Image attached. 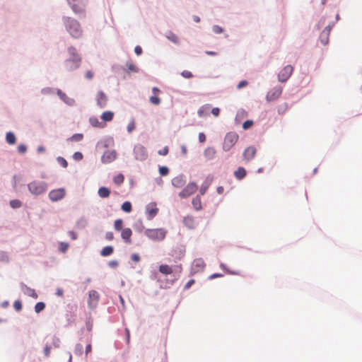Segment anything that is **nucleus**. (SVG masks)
Segmentation results:
<instances>
[{
	"label": "nucleus",
	"mask_w": 362,
	"mask_h": 362,
	"mask_svg": "<svg viewBox=\"0 0 362 362\" xmlns=\"http://www.w3.org/2000/svg\"><path fill=\"white\" fill-rule=\"evenodd\" d=\"M68 53L69 57L65 60L64 66L66 71H72L80 66L81 58L77 53L76 49L74 47H69L68 48Z\"/></svg>",
	"instance_id": "obj_1"
},
{
	"label": "nucleus",
	"mask_w": 362,
	"mask_h": 362,
	"mask_svg": "<svg viewBox=\"0 0 362 362\" xmlns=\"http://www.w3.org/2000/svg\"><path fill=\"white\" fill-rule=\"evenodd\" d=\"M63 23L67 32L74 38H79L83 35L80 23L71 17H64Z\"/></svg>",
	"instance_id": "obj_2"
},
{
	"label": "nucleus",
	"mask_w": 362,
	"mask_h": 362,
	"mask_svg": "<svg viewBox=\"0 0 362 362\" xmlns=\"http://www.w3.org/2000/svg\"><path fill=\"white\" fill-rule=\"evenodd\" d=\"M166 230L163 228L146 229L144 234L153 241H161L165 239Z\"/></svg>",
	"instance_id": "obj_3"
},
{
	"label": "nucleus",
	"mask_w": 362,
	"mask_h": 362,
	"mask_svg": "<svg viewBox=\"0 0 362 362\" xmlns=\"http://www.w3.org/2000/svg\"><path fill=\"white\" fill-rule=\"evenodd\" d=\"M30 192L34 195L43 194L47 188V184L42 181H33L28 185Z\"/></svg>",
	"instance_id": "obj_4"
},
{
	"label": "nucleus",
	"mask_w": 362,
	"mask_h": 362,
	"mask_svg": "<svg viewBox=\"0 0 362 362\" xmlns=\"http://www.w3.org/2000/svg\"><path fill=\"white\" fill-rule=\"evenodd\" d=\"M238 140V135L235 132L227 133L223 143V150L228 151L232 148Z\"/></svg>",
	"instance_id": "obj_5"
},
{
	"label": "nucleus",
	"mask_w": 362,
	"mask_h": 362,
	"mask_svg": "<svg viewBox=\"0 0 362 362\" xmlns=\"http://www.w3.org/2000/svg\"><path fill=\"white\" fill-rule=\"evenodd\" d=\"M68 1L75 13H83L85 11L87 0H68Z\"/></svg>",
	"instance_id": "obj_6"
},
{
	"label": "nucleus",
	"mask_w": 362,
	"mask_h": 362,
	"mask_svg": "<svg viewBox=\"0 0 362 362\" xmlns=\"http://www.w3.org/2000/svg\"><path fill=\"white\" fill-rule=\"evenodd\" d=\"M198 189V186L195 182H189L180 193L179 197L182 199L187 198Z\"/></svg>",
	"instance_id": "obj_7"
},
{
	"label": "nucleus",
	"mask_w": 362,
	"mask_h": 362,
	"mask_svg": "<svg viewBox=\"0 0 362 362\" xmlns=\"http://www.w3.org/2000/svg\"><path fill=\"white\" fill-rule=\"evenodd\" d=\"M283 88L281 86H277L268 91L266 95L267 102L276 100L281 95Z\"/></svg>",
	"instance_id": "obj_8"
},
{
	"label": "nucleus",
	"mask_w": 362,
	"mask_h": 362,
	"mask_svg": "<svg viewBox=\"0 0 362 362\" xmlns=\"http://www.w3.org/2000/svg\"><path fill=\"white\" fill-rule=\"evenodd\" d=\"M293 67L291 65H286L278 74V80L280 82H286L291 76Z\"/></svg>",
	"instance_id": "obj_9"
},
{
	"label": "nucleus",
	"mask_w": 362,
	"mask_h": 362,
	"mask_svg": "<svg viewBox=\"0 0 362 362\" xmlns=\"http://www.w3.org/2000/svg\"><path fill=\"white\" fill-rule=\"evenodd\" d=\"M206 267V264L204 263V260L201 258L196 259L193 261L192 267H191V272L192 274H194L197 273L202 272Z\"/></svg>",
	"instance_id": "obj_10"
},
{
	"label": "nucleus",
	"mask_w": 362,
	"mask_h": 362,
	"mask_svg": "<svg viewBox=\"0 0 362 362\" xmlns=\"http://www.w3.org/2000/svg\"><path fill=\"white\" fill-rule=\"evenodd\" d=\"M174 269L172 267L168 264H160L159 266V272L165 275H168L173 274ZM175 271L178 274H180L182 271V267L181 264L177 265L175 268Z\"/></svg>",
	"instance_id": "obj_11"
},
{
	"label": "nucleus",
	"mask_w": 362,
	"mask_h": 362,
	"mask_svg": "<svg viewBox=\"0 0 362 362\" xmlns=\"http://www.w3.org/2000/svg\"><path fill=\"white\" fill-rule=\"evenodd\" d=\"M257 154V148L254 146L247 147L243 152V158L247 163L252 160Z\"/></svg>",
	"instance_id": "obj_12"
},
{
	"label": "nucleus",
	"mask_w": 362,
	"mask_h": 362,
	"mask_svg": "<svg viewBox=\"0 0 362 362\" xmlns=\"http://www.w3.org/2000/svg\"><path fill=\"white\" fill-rule=\"evenodd\" d=\"M66 194L64 188L53 189L49 193V198L53 202H57L64 197Z\"/></svg>",
	"instance_id": "obj_13"
},
{
	"label": "nucleus",
	"mask_w": 362,
	"mask_h": 362,
	"mask_svg": "<svg viewBox=\"0 0 362 362\" xmlns=\"http://www.w3.org/2000/svg\"><path fill=\"white\" fill-rule=\"evenodd\" d=\"M117 158V152L115 150L105 151L102 158V162L103 163H110L115 160Z\"/></svg>",
	"instance_id": "obj_14"
},
{
	"label": "nucleus",
	"mask_w": 362,
	"mask_h": 362,
	"mask_svg": "<svg viewBox=\"0 0 362 362\" xmlns=\"http://www.w3.org/2000/svg\"><path fill=\"white\" fill-rule=\"evenodd\" d=\"M100 295L96 291H90L89 292L88 305L90 308H95L99 300Z\"/></svg>",
	"instance_id": "obj_15"
},
{
	"label": "nucleus",
	"mask_w": 362,
	"mask_h": 362,
	"mask_svg": "<svg viewBox=\"0 0 362 362\" xmlns=\"http://www.w3.org/2000/svg\"><path fill=\"white\" fill-rule=\"evenodd\" d=\"M333 25H328L321 33L320 40L322 45H326L329 42V35Z\"/></svg>",
	"instance_id": "obj_16"
},
{
	"label": "nucleus",
	"mask_w": 362,
	"mask_h": 362,
	"mask_svg": "<svg viewBox=\"0 0 362 362\" xmlns=\"http://www.w3.org/2000/svg\"><path fill=\"white\" fill-rule=\"evenodd\" d=\"M96 101L100 107L104 108L107 103V97L103 91H99L96 95Z\"/></svg>",
	"instance_id": "obj_17"
},
{
	"label": "nucleus",
	"mask_w": 362,
	"mask_h": 362,
	"mask_svg": "<svg viewBox=\"0 0 362 362\" xmlns=\"http://www.w3.org/2000/svg\"><path fill=\"white\" fill-rule=\"evenodd\" d=\"M158 212V209L157 208L156 203H150L147 205L146 213L148 214V219H152L154 216H156Z\"/></svg>",
	"instance_id": "obj_18"
},
{
	"label": "nucleus",
	"mask_w": 362,
	"mask_h": 362,
	"mask_svg": "<svg viewBox=\"0 0 362 362\" xmlns=\"http://www.w3.org/2000/svg\"><path fill=\"white\" fill-rule=\"evenodd\" d=\"M132 230L129 228H124L121 231V237L127 244H131L132 243Z\"/></svg>",
	"instance_id": "obj_19"
},
{
	"label": "nucleus",
	"mask_w": 362,
	"mask_h": 362,
	"mask_svg": "<svg viewBox=\"0 0 362 362\" xmlns=\"http://www.w3.org/2000/svg\"><path fill=\"white\" fill-rule=\"evenodd\" d=\"M171 182L175 187L181 188L185 185L186 180L183 175H178L173 178Z\"/></svg>",
	"instance_id": "obj_20"
},
{
	"label": "nucleus",
	"mask_w": 362,
	"mask_h": 362,
	"mask_svg": "<svg viewBox=\"0 0 362 362\" xmlns=\"http://www.w3.org/2000/svg\"><path fill=\"white\" fill-rule=\"evenodd\" d=\"M152 91H153V95L150 97V102L153 105H158L160 103V99L158 97V93L160 92V90L156 87H153L152 89Z\"/></svg>",
	"instance_id": "obj_21"
},
{
	"label": "nucleus",
	"mask_w": 362,
	"mask_h": 362,
	"mask_svg": "<svg viewBox=\"0 0 362 362\" xmlns=\"http://www.w3.org/2000/svg\"><path fill=\"white\" fill-rule=\"evenodd\" d=\"M213 181V177H207L203 184L202 185L200 189H199V194L201 195H204L206 192L207 191L208 188L211 185V182Z\"/></svg>",
	"instance_id": "obj_22"
},
{
	"label": "nucleus",
	"mask_w": 362,
	"mask_h": 362,
	"mask_svg": "<svg viewBox=\"0 0 362 362\" xmlns=\"http://www.w3.org/2000/svg\"><path fill=\"white\" fill-rule=\"evenodd\" d=\"M216 151L214 147H208L204 150V155L207 160H211L215 158Z\"/></svg>",
	"instance_id": "obj_23"
},
{
	"label": "nucleus",
	"mask_w": 362,
	"mask_h": 362,
	"mask_svg": "<svg viewBox=\"0 0 362 362\" xmlns=\"http://www.w3.org/2000/svg\"><path fill=\"white\" fill-rule=\"evenodd\" d=\"M134 152L136 154V158H139L141 160L144 159L147 155L146 153V151L143 146H136L134 148Z\"/></svg>",
	"instance_id": "obj_24"
},
{
	"label": "nucleus",
	"mask_w": 362,
	"mask_h": 362,
	"mask_svg": "<svg viewBox=\"0 0 362 362\" xmlns=\"http://www.w3.org/2000/svg\"><path fill=\"white\" fill-rule=\"evenodd\" d=\"M209 108L210 105L208 104H206L204 105H202L197 111V114L200 117H204L209 114Z\"/></svg>",
	"instance_id": "obj_25"
},
{
	"label": "nucleus",
	"mask_w": 362,
	"mask_h": 362,
	"mask_svg": "<svg viewBox=\"0 0 362 362\" xmlns=\"http://www.w3.org/2000/svg\"><path fill=\"white\" fill-rule=\"evenodd\" d=\"M247 175L246 170L243 167H239L235 172L234 176L238 180L243 179Z\"/></svg>",
	"instance_id": "obj_26"
},
{
	"label": "nucleus",
	"mask_w": 362,
	"mask_h": 362,
	"mask_svg": "<svg viewBox=\"0 0 362 362\" xmlns=\"http://www.w3.org/2000/svg\"><path fill=\"white\" fill-rule=\"evenodd\" d=\"M110 191L105 187H101L98 189V195L102 198H107L110 196Z\"/></svg>",
	"instance_id": "obj_27"
},
{
	"label": "nucleus",
	"mask_w": 362,
	"mask_h": 362,
	"mask_svg": "<svg viewBox=\"0 0 362 362\" xmlns=\"http://www.w3.org/2000/svg\"><path fill=\"white\" fill-rule=\"evenodd\" d=\"M114 117V113L111 111H105L101 115V119L105 122L112 121Z\"/></svg>",
	"instance_id": "obj_28"
},
{
	"label": "nucleus",
	"mask_w": 362,
	"mask_h": 362,
	"mask_svg": "<svg viewBox=\"0 0 362 362\" xmlns=\"http://www.w3.org/2000/svg\"><path fill=\"white\" fill-rule=\"evenodd\" d=\"M114 248L112 246L105 247L100 252V255L103 257H107L113 253Z\"/></svg>",
	"instance_id": "obj_29"
},
{
	"label": "nucleus",
	"mask_w": 362,
	"mask_h": 362,
	"mask_svg": "<svg viewBox=\"0 0 362 362\" xmlns=\"http://www.w3.org/2000/svg\"><path fill=\"white\" fill-rule=\"evenodd\" d=\"M192 205H193L194 208L196 210H199V209H202L201 199H200V197L199 195L197 196L196 197H194L192 199Z\"/></svg>",
	"instance_id": "obj_30"
},
{
	"label": "nucleus",
	"mask_w": 362,
	"mask_h": 362,
	"mask_svg": "<svg viewBox=\"0 0 362 362\" xmlns=\"http://www.w3.org/2000/svg\"><path fill=\"white\" fill-rule=\"evenodd\" d=\"M185 224L190 228H192L195 226L194 218L192 216H187L184 218Z\"/></svg>",
	"instance_id": "obj_31"
},
{
	"label": "nucleus",
	"mask_w": 362,
	"mask_h": 362,
	"mask_svg": "<svg viewBox=\"0 0 362 362\" xmlns=\"http://www.w3.org/2000/svg\"><path fill=\"white\" fill-rule=\"evenodd\" d=\"M166 37L172 42H173L175 44H178L179 43V38H178V37L175 33H173V32H169L167 34Z\"/></svg>",
	"instance_id": "obj_32"
},
{
	"label": "nucleus",
	"mask_w": 362,
	"mask_h": 362,
	"mask_svg": "<svg viewBox=\"0 0 362 362\" xmlns=\"http://www.w3.org/2000/svg\"><path fill=\"white\" fill-rule=\"evenodd\" d=\"M6 140L9 144H14L16 143V136L13 133L8 132L6 135Z\"/></svg>",
	"instance_id": "obj_33"
},
{
	"label": "nucleus",
	"mask_w": 362,
	"mask_h": 362,
	"mask_svg": "<svg viewBox=\"0 0 362 362\" xmlns=\"http://www.w3.org/2000/svg\"><path fill=\"white\" fill-rule=\"evenodd\" d=\"M114 228L117 231H122L123 228V221L120 218L115 221Z\"/></svg>",
	"instance_id": "obj_34"
},
{
	"label": "nucleus",
	"mask_w": 362,
	"mask_h": 362,
	"mask_svg": "<svg viewBox=\"0 0 362 362\" xmlns=\"http://www.w3.org/2000/svg\"><path fill=\"white\" fill-rule=\"evenodd\" d=\"M24 293L29 296L33 297L34 298H37V295L35 291L33 288L28 287V286H25Z\"/></svg>",
	"instance_id": "obj_35"
},
{
	"label": "nucleus",
	"mask_w": 362,
	"mask_h": 362,
	"mask_svg": "<svg viewBox=\"0 0 362 362\" xmlns=\"http://www.w3.org/2000/svg\"><path fill=\"white\" fill-rule=\"evenodd\" d=\"M121 209L123 211L129 213L132 209V204L129 202H125L122 204Z\"/></svg>",
	"instance_id": "obj_36"
},
{
	"label": "nucleus",
	"mask_w": 362,
	"mask_h": 362,
	"mask_svg": "<svg viewBox=\"0 0 362 362\" xmlns=\"http://www.w3.org/2000/svg\"><path fill=\"white\" fill-rule=\"evenodd\" d=\"M113 180L116 185H119L122 183H123L124 180V177L122 174H118L116 176H115Z\"/></svg>",
	"instance_id": "obj_37"
},
{
	"label": "nucleus",
	"mask_w": 362,
	"mask_h": 362,
	"mask_svg": "<svg viewBox=\"0 0 362 362\" xmlns=\"http://www.w3.org/2000/svg\"><path fill=\"white\" fill-rule=\"evenodd\" d=\"M89 121L93 127H103V125H102L101 122H100L98 121V118H96V117H90Z\"/></svg>",
	"instance_id": "obj_38"
},
{
	"label": "nucleus",
	"mask_w": 362,
	"mask_h": 362,
	"mask_svg": "<svg viewBox=\"0 0 362 362\" xmlns=\"http://www.w3.org/2000/svg\"><path fill=\"white\" fill-rule=\"evenodd\" d=\"M45 304L43 302H38L36 303V305L35 306V311L37 313H39L41 311H42L45 309Z\"/></svg>",
	"instance_id": "obj_39"
},
{
	"label": "nucleus",
	"mask_w": 362,
	"mask_h": 362,
	"mask_svg": "<svg viewBox=\"0 0 362 362\" xmlns=\"http://www.w3.org/2000/svg\"><path fill=\"white\" fill-rule=\"evenodd\" d=\"M83 347L81 344H77L74 348V353L77 356H81L83 354Z\"/></svg>",
	"instance_id": "obj_40"
},
{
	"label": "nucleus",
	"mask_w": 362,
	"mask_h": 362,
	"mask_svg": "<svg viewBox=\"0 0 362 362\" xmlns=\"http://www.w3.org/2000/svg\"><path fill=\"white\" fill-rule=\"evenodd\" d=\"M21 205H22V204H21V201H19L18 199H13L11 201H10V206L13 209L20 208L21 206Z\"/></svg>",
	"instance_id": "obj_41"
},
{
	"label": "nucleus",
	"mask_w": 362,
	"mask_h": 362,
	"mask_svg": "<svg viewBox=\"0 0 362 362\" xmlns=\"http://www.w3.org/2000/svg\"><path fill=\"white\" fill-rule=\"evenodd\" d=\"M83 135L82 134H75L70 139L72 141H80L83 139Z\"/></svg>",
	"instance_id": "obj_42"
},
{
	"label": "nucleus",
	"mask_w": 362,
	"mask_h": 362,
	"mask_svg": "<svg viewBox=\"0 0 362 362\" xmlns=\"http://www.w3.org/2000/svg\"><path fill=\"white\" fill-rule=\"evenodd\" d=\"M57 160L59 164L61 165L63 168H66L68 166L67 161L63 157L59 156Z\"/></svg>",
	"instance_id": "obj_43"
},
{
	"label": "nucleus",
	"mask_w": 362,
	"mask_h": 362,
	"mask_svg": "<svg viewBox=\"0 0 362 362\" xmlns=\"http://www.w3.org/2000/svg\"><path fill=\"white\" fill-rule=\"evenodd\" d=\"M169 169L165 166H162L159 168V173L162 176H165L168 174Z\"/></svg>",
	"instance_id": "obj_44"
},
{
	"label": "nucleus",
	"mask_w": 362,
	"mask_h": 362,
	"mask_svg": "<svg viewBox=\"0 0 362 362\" xmlns=\"http://www.w3.org/2000/svg\"><path fill=\"white\" fill-rule=\"evenodd\" d=\"M69 246V244L67 243L62 242L59 244V250H60L61 252H65L68 250Z\"/></svg>",
	"instance_id": "obj_45"
},
{
	"label": "nucleus",
	"mask_w": 362,
	"mask_h": 362,
	"mask_svg": "<svg viewBox=\"0 0 362 362\" xmlns=\"http://www.w3.org/2000/svg\"><path fill=\"white\" fill-rule=\"evenodd\" d=\"M127 70L129 71H132V72H137L138 71V68L134 64H133L132 63L127 64Z\"/></svg>",
	"instance_id": "obj_46"
},
{
	"label": "nucleus",
	"mask_w": 362,
	"mask_h": 362,
	"mask_svg": "<svg viewBox=\"0 0 362 362\" xmlns=\"http://www.w3.org/2000/svg\"><path fill=\"white\" fill-rule=\"evenodd\" d=\"M13 308L16 311H20L22 309V303L19 300H17L13 303Z\"/></svg>",
	"instance_id": "obj_47"
},
{
	"label": "nucleus",
	"mask_w": 362,
	"mask_h": 362,
	"mask_svg": "<svg viewBox=\"0 0 362 362\" xmlns=\"http://www.w3.org/2000/svg\"><path fill=\"white\" fill-rule=\"evenodd\" d=\"M253 125V121L252 120H246L243 124V128L244 129H248L249 128H250Z\"/></svg>",
	"instance_id": "obj_48"
},
{
	"label": "nucleus",
	"mask_w": 362,
	"mask_h": 362,
	"mask_svg": "<svg viewBox=\"0 0 362 362\" xmlns=\"http://www.w3.org/2000/svg\"><path fill=\"white\" fill-rule=\"evenodd\" d=\"M18 151L20 153H24L27 151V146L24 144H20L18 146Z\"/></svg>",
	"instance_id": "obj_49"
},
{
	"label": "nucleus",
	"mask_w": 362,
	"mask_h": 362,
	"mask_svg": "<svg viewBox=\"0 0 362 362\" xmlns=\"http://www.w3.org/2000/svg\"><path fill=\"white\" fill-rule=\"evenodd\" d=\"M212 29L213 31L216 34H220L223 31V28L219 25H214Z\"/></svg>",
	"instance_id": "obj_50"
},
{
	"label": "nucleus",
	"mask_w": 362,
	"mask_h": 362,
	"mask_svg": "<svg viewBox=\"0 0 362 362\" xmlns=\"http://www.w3.org/2000/svg\"><path fill=\"white\" fill-rule=\"evenodd\" d=\"M181 74L186 78H190L193 76L192 74L189 71H183Z\"/></svg>",
	"instance_id": "obj_51"
},
{
	"label": "nucleus",
	"mask_w": 362,
	"mask_h": 362,
	"mask_svg": "<svg viewBox=\"0 0 362 362\" xmlns=\"http://www.w3.org/2000/svg\"><path fill=\"white\" fill-rule=\"evenodd\" d=\"M131 259L135 262H139L140 261V256L136 253H134L131 255Z\"/></svg>",
	"instance_id": "obj_52"
},
{
	"label": "nucleus",
	"mask_w": 362,
	"mask_h": 362,
	"mask_svg": "<svg viewBox=\"0 0 362 362\" xmlns=\"http://www.w3.org/2000/svg\"><path fill=\"white\" fill-rule=\"evenodd\" d=\"M57 95L59 96V98L63 100L64 101H66V99L67 98L66 95L63 93L61 90H57Z\"/></svg>",
	"instance_id": "obj_53"
},
{
	"label": "nucleus",
	"mask_w": 362,
	"mask_h": 362,
	"mask_svg": "<svg viewBox=\"0 0 362 362\" xmlns=\"http://www.w3.org/2000/svg\"><path fill=\"white\" fill-rule=\"evenodd\" d=\"M73 157L76 160H80L83 158V154L81 152H76Z\"/></svg>",
	"instance_id": "obj_54"
},
{
	"label": "nucleus",
	"mask_w": 362,
	"mask_h": 362,
	"mask_svg": "<svg viewBox=\"0 0 362 362\" xmlns=\"http://www.w3.org/2000/svg\"><path fill=\"white\" fill-rule=\"evenodd\" d=\"M206 135L203 132H200L199 134V141L201 143H204L206 141Z\"/></svg>",
	"instance_id": "obj_55"
},
{
	"label": "nucleus",
	"mask_w": 362,
	"mask_h": 362,
	"mask_svg": "<svg viewBox=\"0 0 362 362\" xmlns=\"http://www.w3.org/2000/svg\"><path fill=\"white\" fill-rule=\"evenodd\" d=\"M211 113L214 116L218 117L220 114V109L218 107H214L211 110Z\"/></svg>",
	"instance_id": "obj_56"
},
{
	"label": "nucleus",
	"mask_w": 362,
	"mask_h": 362,
	"mask_svg": "<svg viewBox=\"0 0 362 362\" xmlns=\"http://www.w3.org/2000/svg\"><path fill=\"white\" fill-rule=\"evenodd\" d=\"M168 153V148L165 146L162 150L158 151V154L161 156H166Z\"/></svg>",
	"instance_id": "obj_57"
},
{
	"label": "nucleus",
	"mask_w": 362,
	"mask_h": 362,
	"mask_svg": "<svg viewBox=\"0 0 362 362\" xmlns=\"http://www.w3.org/2000/svg\"><path fill=\"white\" fill-rule=\"evenodd\" d=\"M135 129V124L134 122H132L129 123L127 126V131L128 132H132Z\"/></svg>",
	"instance_id": "obj_58"
},
{
	"label": "nucleus",
	"mask_w": 362,
	"mask_h": 362,
	"mask_svg": "<svg viewBox=\"0 0 362 362\" xmlns=\"http://www.w3.org/2000/svg\"><path fill=\"white\" fill-rule=\"evenodd\" d=\"M194 279H190L189 281H188L187 282V284H185V289H189L194 284Z\"/></svg>",
	"instance_id": "obj_59"
},
{
	"label": "nucleus",
	"mask_w": 362,
	"mask_h": 362,
	"mask_svg": "<svg viewBox=\"0 0 362 362\" xmlns=\"http://www.w3.org/2000/svg\"><path fill=\"white\" fill-rule=\"evenodd\" d=\"M105 238L107 240H112L113 238H114V235L112 232H107L105 234Z\"/></svg>",
	"instance_id": "obj_60"
},
{
	"label": "nucleus",
	"mask_w": 362,
	"mask_h": 362,
	"mask_svg": "<svg viewBox=\"0 0 362 362\" xmlns=\"http://www.w3.org/2000/svg\"><path fill=\"white\" fill-rule=\"evenodd\" d=\"M247 81H241L238 84V89H240L243 87H245L247 85Z\"/></svg>",
	"instance_id": "obj_61"
},
{
	"label": "nucleus",
	"mask_w": 362,
	"mask_h": 362,
	"mask_svg": "<svg viewBox=\"0 0 362 362\" xmlns=\"http://www.w3.org/2000/svg\"><path fill=\"white\" fill-rule=\"evenodd\" d=\"M134 52L137 55H140L142 53V48L140 46H136L134 48Z\"/></svg>",
	"instance_id": "obj_62"
},
{
	"label": "nucleus",
	"mask_w": 362,
	"mask_h": 362,
	"mask_svg": "<svg viewBox=\"0 0 362 362\" xmlns=\"http://www.w3.org/2000/svg\"><path fill=\"white\" fill-rule=\"evenodd\" d=\"M44 354L46 356H49L50 354V347L49 346H45L44 349Z\"/></svg>",
	"instance_id": "obj_63"
},
{
	"label": "nucleus",
	"mask_w": 362,
	"mask_h": 362,
	"mask_svg": "<svg viewBox=\"0 0 362 362\" xmlns=\"http://www.w3.org/2000/svg\"><path fill=\"white\" fill-rule=\"evenodd\" d=\"M69 235L72 240H76L77 238V234L74 231H69Z\"/></svg>",
	"instance_id": "obj_64"
}]
</instances>
